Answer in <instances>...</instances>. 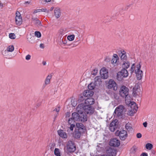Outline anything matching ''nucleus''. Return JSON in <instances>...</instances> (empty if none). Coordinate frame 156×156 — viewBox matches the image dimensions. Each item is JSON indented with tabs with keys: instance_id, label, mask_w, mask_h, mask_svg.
Returning a JSON list of instances; mask_svg holds the SVG:
<instances>
[{
	"instance_id": "nucleus-20",
	"label": "nucleus",
	"mask_w": 156,
	"mask_h": 156,
	"mask_svg": "<svg viewBox=\"0 0 156 156\" xmlns=\"http://www.w3.org/2000/svg\"><path fill=\"white\" fill-rule=\"evenodd\" d=\"M119 73L124 77H127L129 74L128 71L126 69H122Z\"/></svg>"
},
{
	"instance_id": "nucleus-14",
	"label": "nucleus",
	"mask_w": 156,
	"mask_h": 156,
	"mask_svg": "<svg viewBox=\"0 0 156 156\" xmlns=\"http://www.w3.org/2000/svg\"><path fill=\"white\" fill-rule=\"evenodd\" d=\"M120 142L119 140L114 138L112 139L110 142L109 144L111 146L117 147L120 145Z\"/></svg>"
},
{
	"instance_id": "nucleus-22",
	"label": "nucleus",
	"mask_w": 156,
	"mask_h": 156,
	"mask_svg": "<svg viewBox=\"0 0 156 156\" xmlns=\"http://www.w3.org/2000/svg\"><path fill=\"white\" fill-rule=\"evenodd\" d=\"M51 78L52 75L51 74H49L47 76L44 81V86H45L50 83V80Z\"/></svg>"
},
{
	"instance_id": "nucleus-49",
	"label": "nucleus",
	"mask_w": 156,
	"mask_h": 156,
	"mask_svg": "<svg viewBox=\"0 0 156 156\" xmlns=\"http://www.w3.org/2000/svg\"><path fill=\"white\" fill-rule=\"evenodd\" d=\"M41 12L40 9H36V10H35L34 11V13L35 14L37 12Z\"/></svg>"
},
{
	"instance_id": "nucleus-40",
	"label": "nucleus",
	"mask_w": 156,
	"mask_h": 156,
	"mask_svg": "<svg viewBox=\"0 0 156 156\" xmlns=\"http://www.w3.org/2000/svg\"><path fill=\"white\" fill-rule=\"evenodd\" d=\"M98 73V70L97 69H94L91 72V74L94 76L96 75Z\"/></svg>"
},
{
	"instance_id": "nucleus-15",
	"label": "nucleus",
	"mask_w": 156,
	"mask_h": 156,
	"mask_svg": "<svg viewBox=\"0 0 156 156\" xmlns=\"http://www.w3.org/2000/svg\"><path fill=\"white\" fill-rule=\"evenodd\" d=\"M57 133L59 136L62 139H66L68 137L66 133L62 129H59L58 130Z\"/></svg>"
},
{
	"instance_id": "nucleus-43",
	"label": "nucleus",
	"mask_w": 156,
	"mask_h": 156,
	"mask_svg": "<svg viewBox=\"0 0 156 156\" xmlns=\"http://www.w3.org/2000/svg\"><path fill=\"white\" fill-rule=\"evenodd\" d=\"M70 125V127H69V129L71 131H73V129L74 127H75V124H72Z\"/></svg>"
},
{
	"instance_id": "nucleus-17",
	"label": "nucleus",
	"mask_w": 156,
	"mask_h": 156,
	"mask_svg": "<svg viewBox=\"0 0 156 156\" xmlns=\"http://www.w3.org/2000/svg\"><path fill=\"white\" fill-rule=\"evenodd\" d=\"M119 56L122 61L126 60L127 58L126 52L124 50L121 51V52L119 54Z\"/></svg>"
},
{
	"instance_id": "nucleus-29",
	"label": "nucleus",
	"mask_w": 156,
	"mask_h": 156,
	"mask_svg": "<svg viewBox=\"0 0 156 156\" xmlns=\"http://www.w3.org/2000/svg\"><path fill=\"white\" fill-rule=\"evenodd\" d=\"M14 47L13 45H11L8 46L7 47L5 51L7 52H12L14 51Z\"/></svg>"
},
{
	"instance_id": "nucleus-39",
	"label": "nucleus",
	"mask_w": 156,
	"mask_h": 156,
	"mask_svg": "<svg viewBox=\"0 0 156 156\" xmlns=\"http://www.w3.org/2000/svg\"><path fill=\"white\" fill-rule=\"evenodd\" d=\"M117 127V126H111L110 125L109 129L111 131L114 132L115 131Z\"/></svg>"
},
{
	"instance_id": "nucleus-41",
	"label": "nucleus",
	"mask_w": 156,
	"mask_h": 156,
	"mask_svg": "<svg viewBox=\"0 0 156 156\" xmlns=\"http://www.w3.org/2000/svg\"><path fill=\"white\" fill-rule=\"evenodd\" d=\"M74 120L73 117L70 118L68 121L69 124H74Z\"/></svg>"
},
{
	"instance_id": "nucleus-31",
	"label": "nucleus",
	"mask_w": 156,
	"mask_h": 156,
	"mask_svg": "<svg viewBox=\"0 0 156 156\" xmlns=\"http://www.w3.org/2000/svg\"><path fill=\"white\" fill-rule=\"evenodd\" d=\"M34 37L31 35H30L27 36V40L28 42L32 44L33 43V40H34Z\"/></svg>"
},
{
	"instance_id": "nucleus-9",
	"label": "nucleus",
	"mask_w": 156,
	"mask_h": 156,
	"mask_svg": "<svg viewBox=\"0 0 156 156\" xmlns=\"http://www.w3.org/2000/svg\"><path fill=\"white\" fill-rule=\"evenodd\" d=\"M124 109L125 108L124 106L120 105L116 108L114 113L116 114L118 116H119L122 115Z\"/></svg>"
},
{
	"instance_id": "nucleus-42",
	"label": "nucleus",
	"mask_w": 156,
	"mask_h": 156,
	"mask_svg": "<svg viewBox=\"0 0 156 156\" xmlns=\"http://www.w3.org/2000/svg\"><path fill=\"white\" fill-rule=\"evenodd\" d=\"M35 35L38 38L40 37L41 36V34L39 31H36L35 33Z\"/></svg>"
},
{
	"instance_id": "nucleus-4",
	"label": "nucleus",
	"mask_w": 156,
	"mask_h": 156,
	"mask_svg": "<svg viewBox=\"0 0 156 156\" xmlns=\"http://www.w3.org/2000/svg\"><path fill=\"white\" fill-rule=\"evenodd\" d=\"M66 150L68 152H74L76 150V146L74 143L71 140L68 141L66 144Z\"/></svg>"
},
{
	"instance_id": "nucleus-30",
	"label": "nucleus",
	"mask_w": 156,
	"mask_h": 156,
	"mask_svg": "<svg viewBox=\"0 0 156 156\" xmlns=\"http://www.w3.org/2000/svg\"><path fill=\"white\" fill-rule=\"evenodd\" d=\"M136 111V110H133L130 108L128 112V114L130 116H132Z\"/></svg>"
},
{
	"instance_id": "nucleus-33",
	"label": "nucleus",
	"mask_w": 156,
	"mask_h": 156,
	"mask_svg": "<svg viewBox=\"0 0 156 156\" xmlns=\"http://www.w3.org/2000/svg\"><path fill=\"white\" fill-rule=\"evenodd\" d=\"M55 154L56 156H61L59 149L58 148H55L54 150Z\"/></svg>"
},
{
	"instance_id": "nucleus-13",
	"label": "nucleus",
	"mask_w": 156,
	"mask_h": 156,
	"mask_svg": "<svg viewBox=\"0 0 156 156\" xmlns=\"http://www.w3.org/2000/svg\"><path fill=\"white\" fill-rule=\"evenodd\" d=\"M85 112H84L83 110H82L81 112L80 113L79 118L81 119L79 121H81L82 122H84L86 121L87 119V117Z\"/></svg>"
},
{
	"instance_id": "nucleus-26",
	"label": "nucleus",
	"mask_w": 156,
	"mask_h": 156,
	"mask_svg": "<svg viewBox=\"0 0 156 156\" xmlns=\"http://www.w3.org/2000/svg\"><path fill=\"white\" fill-rule=\"evenodd\" d=\"M66 32V30L63 29H61L59 30L58 33V35L59 36V37H60V39L62 38V36Z\"/></svg>"
},
{
	"instance_id": "nucleus-44",
	"label": "nucleus",
	"mask_w": 156,
	"mask_h": 156,
	"mask_svg": "<svg viewBox=\"0 0 156 156\" xmlns=\"http://www.w3.org/2000/svg\"><path fill=\"white\" fill-rule=\"evenodd\" d=\"M60 110V107H56L55 109L54 110V111H55L57 112H58Z\"/></svg>"
},
{
	"instance_id": "nucleus-25",
	"label": "nucleus",
	"mask_w": 156,
	"mask_h": 156,
	"mask_svg": "<svg viewBox=\"0 0 156 156\" xmlns=\"http://www.w3.org/2000/svg\"><path fill=\"white\" fill-rule=\"evenodd\" d=\"M54 13L55 17L57 18H59L60 16V10L59 8H55L54 10Z\"/></svg>"
},
{
	"instance_id": "nucleus-21",
	"label": "nucleus",
	"mask_w": 156,
	"mask_h": 156,
	"mask_svg": "<svg viewBox=\"0 0 156 156\" xmlns=\"http://www.w3.org/2000/svg\"><path fill=\"white\" fill-rule=\"evenodd\" d=\"M33 23L37 26H42L41 22L37 18H34L32 19Z\"/></svg>"
},
{
	"instance_id": "nucleus-5",
	"label": "nucleus",
	"mask_w": 156,
	"mask_h": 156,
	"mask_svg": "<svg viewBox=\"0 0 156 156\" xmlns=\"http://www.w3.org/2000/svg\"><path fill=\"white\" fill-rule=\"evenodd\" d=\"M129 89L125 86H122L119 91V94L123 98H126L129 94Z\"/></svg>"
},
{
	"instance_id": "nucleus-34",
	"label": "nucleus",
	"mask_w": 156,
	"mask_h": 156,
	"mask_svg": "<svg viewBox=\"0 0 156 156\" xmlns=\"http://www.w3.org/2000/svg\"><path fill=\"white\" fill-rule=\"evenodd\" d=\"M117 120L116 119L113 121L110 124V125L113 126L117 127Z\"/></svg>"
},
{
	"instance_id": "nucleus-7",
	"label": "nucleus",
	"mask_w": 156,
	"mask_h": 156,
	"mask_svg": "<svg viewBox=\"0 0 156 156\" xmlns=\"http://www.w3.org/2000/svg\"><path fill=\"white\" fill-rule=\"evenodd\" d=\"M15 21L16 24L19 26L22 23V17L20 13L18 11H17L16 13Z\"/></svg>"
},
{
	"instance_id": "nucleus-57",
	"label": "nucleus",
	"mask_w": 156,
	"mask_h": 156,
	"mask_svg": "<svg viewBox=\"0 0 156 156\" xmlns=\"http://www.w3.org/2000/svg\"><path fill=\"white\" fill-rule=\"evenodd\" d=\"M133 149L134 150L135 149L134 148H133L131 149V150H132Z\"/></svg>"
},
{
	"instance_id": "nucleus-56",
	"label": "nucleus",
	"mask_w": 156,
	"mask_h": 156,
	"mask_svg": "<svg viewBox=\"0 0 156 156\" xmlns=\"http://www.w3.org/2000/svg\"><path fill=\"white\" fill-rule=\"evenodd\" d=\"M53 9H54V7H51V8L50 10L51 11H52L53 10Z\"/></svg>"
},
{
	"instance_id": "nucleus-28",
	"label": "nucleus",
	"mask_w": 156,
	"mask_h": 156,
	"mask_svg": "<svg viewBox=\"0 0 156 156\" xmlns=\"http://www.w3.org/2000/svg\"><path fill=\"white\" fill-rule=\"evenodd\" d=\"M76 126L79 131L80 129H83L84 128L83 125L81 123H77L76 124Z\"/></svg>"
},
{
	"instance_id": "nucleus-12",
	"label": "nucleus",
	"mask_w": 156,
	"mask_h": 156,
	"mask_svg": "<svg viewBox=\"0 0 156 156\" xmlns=\"http://www.w3.org/2000/svg\"><path fill=\"white\" fill-rule=\"evenodd\" d=\"M140 91V87L139 85L136 84L133 88V95L134 97H136L139 94Z\"/></svg>"
},
{
	"instance_id": "nucleus-54",
	"label": "nucleus",
	"mask_w": 156,
	"mask_h": 156,
	"mask_svg": "<svg viewBox=\"0 0 156 156\" xmlns=\"http://www.w3.org/2000/svg\"><path fill=\"white\" fill-rule=\"evenodd\" d=\"M70 113L69 112H67L66 115V117H69L70 115Z\"/></svg>"
},
{
	"instance_id": "nucleus-23",
	"label": "nucleus",
	"mask_w": 156,
	"mask_h": 156,
	"mask_svg": "<svg viewBox=\"0 0 156 156\" xmlns=\"http://www.w3.org/2000/svg\"><path fill=\"white\" fill-rule=\"evenodd\" d=\"M129 105H130L131 109L136 110V111L137 110L138 107L136 103L135 102H130Z\"/></svg>"
},
{
	"instance_id": "nucleus-51",
	"label": "nucleus",
	"mask_w": 156,
	"mask_h": 156,
	"mask_svg": "<svg viewBox=\"0 0 156 156\" xmlns=\"http://www.w3.org/2000/svg\"><path fill=\"white\" fill-rule=\"evenodd\" d=\"M41 12H46L47 11V9H40Z\"/></svg>"
},
{
	"instance_id": "nucleus-48",
	"label": "nucleus",
	"mask_w": 156,
	"mask_h": 156,
	"mask_svg": "<svg viewBox=\"0 0 156 156\" xmlns=\"http://www.w3.org/2000/svg\"><path fill=\"white\" fill-rule=\"evenodd\" d=\"M31 56L30 55H28L26 57V59L27 60H28L30 59Z\"/></svg>"
},
{
	"instance_id": "nucleus-47",
	"label": "nucleus",
	"mask_w": 156,
	"mask_h": 156,
	"mask_svg": "<svg viewBox=\"0 0 156 156\" xmlns=\"http://www.w3.org/2000/svg\"><path fill=\"white\" fill-rule=\"evenodd\" d=\"M62 43L63 44H66L67 43V41H66V39H65V40H63V38L62 40Z\"/></svg>"
},
{
	"instance_id": "nucleus-53",
	"label": "nucleus",
	"mask_w": 156,
	"mask_h": 156,
	"mask_svg": "<svg viewBox=\"0 0 156 156\" xmlns=\"http://www.w3.org/2000/svg\"><path fill=\"white\" fill-rule=\"evenodd\" d=\"M40 47L41 48H44V46L43 44L41 43L40 45Z\"/></svg>"
},
{
	"instance_id": "nucleus-58",
	"label": "nucleus",
	"mask_w": 156,
	"mask_h": 156,
	"mask_svg": "<svg viewBox=\"0 0 156 156\" xmlns=\"http://www.w3.org/2000/svg\"><path fill=\"white\" fill-rule=\"evenodd\" d=\"M43 64L44 65H46V63L45 62L43 63Z\"/></svg>"
},
{
	"instance_id": "nucleus-16",
	"label": "nucleus",
	"mask_w": 156,
	"mask_h": 156,
	"mask_svg": "<svg viewBox=\"0 0 156 156\" xmlns=\"http://www.w3.org/2000/svg\"><path fill=\"white\" fill-rule=\"evenodd\" d=\"M117 151L114 149L109 148L107 151V153L109 156H115L116 155Z\"/></svg>"
},
{
	"instance_id": "nucleus-1",
	"label": "nucleus",
	"mask_w": 156,
	"mask_h": 156,
	"mask_svg": "<svg viewBox=\"0 0 156 156\" xmlns=\"http://www.w3.org/2000/svg\"><path fill=\"white\" fill-rule=\"evenodd\" d=\"M94 103V98H88L86 99L84 103L79 104L78 106V110L81 109H83V111L87 114H92L94 111V109L91 106Z\"/></svg>"
},
{
	"instance_id": "nucleus-18",
	"label": "nucleus",
	"mask_w": 156,
	"mask_h": 156,
	"mask_svg": "<svg viewBox=\"0 0 156 156\" xmlns=\"http://www.w3.org/2000/svg\"><path fill=\"white\" fill-rule=\"evenodd\" d=\"M122 69H127L130 66V62L127 61L125 60L122 61L121 65Z\"/></svg>"
},
{
	"instance_id": "nucleus-11",
	"label": "nucleus",
	"mask_w": 156,
	"mask_h": 156,
	"mask_svg": "<svg viewBox=\"0 0 156 156\" xmlns=\"http://www.w3.org/2000/svg\"><path fill=\"white\" fill-rule=\"evenodd\" d=\"M119 57L116 54H114L111 60V63L114 66H116L118 65Z\"/></svg>"
},
{
	"instance_id": "nucleus-50",
	"label": "nucleus",
	"mask_w": 156,
	"mask_h": 156,
	"mask_svg": "<svg viewBox=\"0 0 156 156\" xmlns=\"http://www.w3.org/2000/svg\"><path fill=\"white\" fill-rule=\"evenodd\" d=\"M140 156H148V154L146 153H144L141 154Z\"/></svg>"
},
{
	"instance_id": "nucleus-27",
	"label": "nucleus",
	"mask_w": 156,
	"mask_h": 156,
	"mask_svg": "<svg viewBox=\"0 0 156 156\" xmlns=\"http://www.w3.org/2000/svg\"><path fill=\"white\" fill-rule=\"evenodd\" d=\"M80 136L81 133L79 130L75 131L73 134L74 137L76 139L80 138Z\"/></svg>"
},
{
	"instance_id": "nucleus-37",
	"label": "nucleus",
	"mask_w": 156,
	"mask_h": 156,
	"mask_svg": "<svg viewBox=\"0 0 156 156\" xmlns=\"http://www.w3.org/2000/svg\"><path fill=\"white\" fill-rule=\"evenodd\" d=\"M153 147V145L150 143H147L146 145V148L148 150H151Z\"/></svg>"
},
{
	"instance_id": "nucleus-32",
	"label": "nucleus",
	"mask_w": 156,
	"mask_h": 156,
	"mask_svg": "<svg viewBox=\"0 0 156 156\" xmlns=\"http://www.w3.org/2000/svg\"><path fill=\"white\" fill-rule=\"evenodd\" d=\"M95 87V84L92 83H90L88 86V88L91 90L94 89Z\"/></svg>"
},
{
	"instance_id": "nucleus-52",
	"label": "nucleus",
	"mask_w": 156,
	"mask_h": 156,
	"mask_svg": "<svg viewBox=\"0 0 156 156\" xmlns=\"http://www.w3.org/2000/svg\"><path fill=\"white\" fill-rule=\"evenodd\" d=\"M143 125L145 127H146L147 126V122H145L143 123Z\"/></svg>"
},
{
	"instance_id": "nucleus-45",
	"label": "nucleus",
	"mask_w": 156,
	"mask_h": 156,
	"mask_svg": "<svg viewBox=\"0 0 156 156\" xmlns=\"http://www.w3.org/2000/svg\"><path fill=\"white\" fill-rule=\"evenodd\" d=\"M136 136L138 138H141L142 136V134L140 133H137L136 134Z\"/></svg>"
},
{
	"instance_id": "nucleus-35",
	"label": "nucleus",
	"mask_w": 156,
	"mask_h": 156,
	"mask_svg": "<svg viewBox=\"0 0 156 156\" xmlns=\"http://www.w3.org/2000/svg\"><path fill=\"white\" fill-rule=\"evenodd\" d=\"M75 38V35H69L67 37V39L70 41H72L74 40Z\"/></svg>"
},
{
	"instance_id": "nucleus-10",
	"label": "nucleus",
	"mask_w": 156,
	"mask_h": 156,
	"mask_svg": "<svg viewBox=\"0 0 156 156\" xmlns=\"http://www.w3.org/2000/svg\"><path fill=\"white\" fill-rule=\"evenodd\" d=\"M101 77L103 79H107L108 77V72L105 68H102L100 71Z\"/></svg>"
},
{
	"instance_id": "nucleus-38",
	"label": "nucleus",
	"mask_w": 156,
	"mask_h": 156,
	"mask_svg": "<svg viewBox=\"0 0 156 156\" xmlns=\"http://www.w3.org/2000/svg\"><path fill=\"white\" fill-rule=\"evenodd\" d=\"M9 37L11 39H15L16 37V36L15 34L14 33H10L9 35Z\"/></svg>"
},
{
	"instance_id": "nucleus-46",
	"label": "nucleus",
	"mask_w": 156,
	"mask_h": 156,
	"mask_svg": "<svg viewBox=\"0 0 156 156\" xmlns=\"http://www.w3.org/2000/svg\"><path fill=\"white\" fill-rule=\"evenodd\" d=\"M31 3V2L30 1H26L24 2V4L26 5V6H27V5L30 4Z\"/></svg>"
},
{
	"instance_id": "nucleus-3",
	"label": "nucleus",
	"mask_w": 156,
	"mask_h": 156,
	"mask_svg": "<svg viewBox=\"0 0 156 156\" xmlns=\"http://www.w3.org/2000/svg\"><path fill=\"white\" fill-rule=\"evenodd\" d=\"M106 87L108 89H111L116 91L118 89L117 85L113 79H110L106 83Z\"/></svg>"
},
{
	"instance_id": "nucleus-19",
	"label": "nucleus",
	"mask_w": 156,
	"mask_h": 156,
	"mask_svg": "<svg viewBox=\"0 0 156 156\" xmlns=\"http://www.w3.org/2000/svg\"><path fill=\"white\" fill-rule=\"evenodd\" d=\"M94 94V92L92 90H87L84 91L83 95L88 98L92 96Z\"/></svg>"
},
{
	"instance_id": "nucleus-24",
	"label": "nucleus",
	"mask_w": 156,
	"mask_h": 156,
	"mask_svg": "<svg viewBox=\"0 0 156 156\" xmlns=\"http://www.w3.org/2000/svg\"><path fill=\"white\" fill-rule=\"evenodd\" d=\"M94 83L96 85H100L102 83L101 77L100 76H97L94 79Z\"/></svg>"
},
{
	"instance_id": "nucleus-8",
	"label": "nucleus",
	"mask_w": 156,
	"mask_h": 156,
	"mask_svg": "<svg viewBox=\"0 0 156 156\" xmlns=\"http://www.w3.org/2000/svg\"><path fill=\"white\" fill-rule=\"evenodd\" d=\"M82 110H83V109H81L80 110H78V107L76 108V111L77 112H74L72 113V116L74 120L77 121H79L81 119L79 118L80 114L81 111Z\"/></svg>"
},
{
	"instance_id": "nucleus-2",
	"label": "nucleus",
	"mask_w": 156,
	"mask_h": 156,
	"mask_svg": "<svg viewBox=\"0 0 156 156\" xmlns=\"http://www.w3.org/2000/svg\"><path fill=\"white\" fill-rule=\"evenodd\" d=\"M141 66V65L140 62L136 65L135 63H133L129 70L131 74L134 72L137 79L139 80L142 78L143 75V71L140 69Z\"/></svg>"
},
{
	"instance_id": "nucleus-55",
	"label": "nucleus",
	"mask_w": 156,
	"mask_h": 156,
	"mask_svg": "<svg viewBox=\"0 0 156 156\" xmlns=\"http://www.w3.org/2000/svg\"><path fill=\"white\" fill-rule=\"evenodd\" d=\"M44 1L46 2H48L51 1V0H44Z\"/></svg>"
},
{
	"instance_id": "nucleus-36",
	"label": "nucleus",
	"mask_w": 156,
	"mask_h": 156,
	"mask_svg": "<svg viewBox=\"0 0 156 156\" xmlns=\"http://www.w3.org/2000/svg\"><path fill=\"white\" fill-rule=\"evenodd\" d=\"M125 127L126 129L128 131L131 130L132 129V128L130 124H126Z\"/></svg>"
},
{
	"instance_id": "nucleus-6",
	"label": "nucleus",
	"mask_w": 156,
	"mask_h": 156,
	"mask_svg": "<svg viewBox=\"0 0 156 156\" xmlns=\"http://www.w3.org/2000/svg\"><path fill=\"white\" fill-rule=\"evenodd\" d=\"M116 134L118 135L120 139L122 140H124L127 137V133L126 131L124 130L121 131H117L116 132Z\"/></svg>"
}]
</instances>
